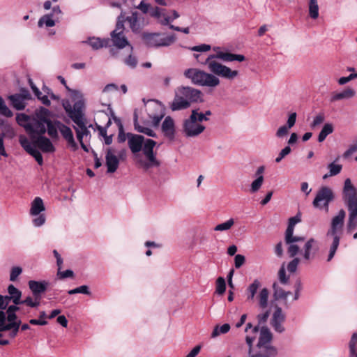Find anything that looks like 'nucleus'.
Listing matches in <instances>:
<instances>
[{
    "label": "nucleus",
    "instance_id": "1",
    "mask_svg": "<svg viewBox=\"0 0 357 357\" xmlns=\"http://www.w3.org/2000/svg\"><path fill=\"white\" fill-rule=\"evenodd\" d=\"M219 59L223 61H243L245 57L242 54H235L230 52H217L216 54H210L203 63V65H206L208 69L215 76H218L227 79H233L236 77L238 72L233 70L230 68L220 63L216 59Z\"/></svg>",
    "mask_w": 357,
    "mask_h": 357
},
{
    "label": "nucleus",
    "instance_id": "2",
    "mask_svg": "<svg viewBox=\"0 0 357 357\" xmlns=\"http://www.w3.org/2000/svg\"><path fill=\"white\" fill-rule=\"evenodd\" d=\"M202 93L200 90L190 86H181L176 89L174 98L169 104L172 111L185 109L190 107L192 102H202Z\"/></svg>",
    "mask_w": 357,
    "mask_h": 357
},
{
    "label": "nucleus",
    "instance_id": "3",
    "mask_svg": "<svg viewBox=\"0 0 357 357\" xmlns=\"http://www.w3.org/2000/svg\"><path fill=\"white\" fill-rule=\"evenodd\" d=\"M184 75L191 79L195 84L215 87L220 84V79L211 73H206L197 68H189L185 70Z\"/></svg>",
    "mask_w": 357,
    "mask_h": 357
},
{
    "label": "nucleus",
    "instance_id": "4",
    "mask_svg": "<svg viewBox=\"0 0 357 357\" xmlns=\"http://www.w3.org/2000/svg\"><path fill=\"white\" fill-rule=\"evenodd\" d=\"M346 213L343 209H341L338 214L332 219L331 229L327 233V235L333 237V243L330 248L329 255L328 257V261H330L334 257L336 250L340 244V236L337 233L340 231L344 225V220L345 218Z\"/></svg>",
    "mask_w": 357,
    "mask_h": 357
},
{
    "label": "nucleus",
    "instance_id": "5",
    "mask_svg": "<svg viewBox=\"0 0 357 357\" xmlns=\"http://www.w3.org/2000/svg\"><path fill=\"white\" fill-rule=\"evenodd\" d=\"M141 37L144 43L150 47H167L176 40L174 34L164 36L161 33L143 32Z\"/></svg>",
    "mask_w": 357,
    "mask_h": 357
},
{
    "label": "nucleus",
    "instance_id": "6",
    "mask_svg": "<svg viewBox=\"0 0 357 357\" xmlns=\"http://www.w3.org/2000/svg\"><path fill=\"white\" fill-rule=\"evenodd\" d=\"M334 198L335 195L332 189L327 186H323L318 190L312 204L315 208L324 209L328 213L329 210V203L332 202Z\"/></svg>",
    "mask_w": 357,
    "mask_h": 357
},
{
    "label": "nucleus",
    "instance_id": "7",
    "mask_svg": "<svg viewBox=\"0 0 357 357\" xmlns=\"http://www.w3.org/2000/svg\"><path fill=\"white\" fill-rule=\"evenodd\" d=\"M342 194L348 209L357 208V190L351 183L350 178L344 181Z\"/></svg>",
    "mask_w": 357,
    "mask_h": 357
},
{
    "label": "nucleus",
    "instance_id": "8",
    "mask_svg": "<svg viewBox=\"0 0 357 357\" xmlns=\"http://www.w3.org/2000/svg\"><path fill=\"white\" fill-rule=\"evenodd\" d=\"M195 114V113L191 114L190 117L183 122V132L187 137H196L206 128L204 126L196 121Z\"/></svg>",
    "mask_w": 357,
    "mask_h": 357
},
{
    "label": "nucleus",
    "instance_id": "9",
    "mask_svg": "<svg viewBox=\"0 0 357 357\" xmlns=\"http://www.w3.org/2000/svg\"><path fill=\"white\" fill-rule=\"evenodd\" d=\"M46 123L33 119L29 124L25 126V130L29 134L30 139L32 137L43 136L46 132Z\"/></svg>",
    "mask_w": 357,
    "mask_h": 357
},
{
    "label": "nucleus",
    "instance_id": "10",
    "mask_svg": "<svg viewBox=\"0 0 357 357\" xmlns=\"http://www.w3.org/2000/svg\"><path fill=\"white\" fill-rule=\"evenodd\" d=\"M22 147L31 156H33L39 165L43 164V159L41 153L31 144V142L24 136H20L19 139Z\"/></svg>",
    "mask_w": 357,
    "mask_h": 357
},
{
    "label": "nucleus",
    "instance_id": "11",
    "mask_svg": "<svg viewBox=\"0 0 357 357\" xmlns=\"http://www.w3.org/2000/svg\"><path fill=\"white\" fill-rule=\"evenodd\" d=\"M31 144L36 149L38 147L44 153H52L55 148L51 141L45 136L32 137Z\"/></svg>",
    "mask_w": 357,
    "mask_h": 357
},
{
    "label": "nucleus",
    "instance_id": "12",
    "mask_svg": "<svg viewBox=\"0 0 357 357\" xmlns=\"http://www.w3.org/2000/svg\"><path fill=\"white\" fill-rule=\"evenodd\" d=\"M128 138V146L132 153L139 152L142 149L144 137L142 135H135L132 133H127Z\"/></svg>",
    "mask_w": 357,
    "mask_h": 357
},
{
    "label": "nucleus",
    "instance_id": "13",
    "mask_svg": "<svg viewBox=\"0 0 357 357\" xmlns=\"http://www.w3.org/2000/svg\"><path fill=\"white\" fill-rule=\"evenodd\" d=\"M83 109L84 103L82 101H77L73 105V109L69 111V117L76 125L84 121Z\"/></svg>",
    "mask_w": 357,
    "mask_h": 357
},
{
    "label": "nucleus",
    "instance_id": "14",
    "mask_svg": "<svg viewBox=\"0 0 357 357\" xmlns=\"http://www.w3.org/2000/svg\"><path fill=\"white\" fill-rule=\"evenodd\" d=\"M162 132L164 136L169 140H174L175 137V124L174 119L167 116L163 121L161 126Z\"/></svg>",
    "mask_w": 357,
    "mask_h": 357
},
{
    "label": "nucleus",
    "instance_id": "15",
    "mask_svg": "<svg viewBox=\"0 0 357 357\" xmlns=\"http://www.w3.org/2000/svg\"><path fill=\"white\" fill-rule=\"evenodd\" d=\"M105 160L107 172H115L119 167V158L113 153L111 148L107 150Z\"/></svg>",
    "mask_w": 357,
    "mask_h": 357
},
{
    "label": "nucleus",
    "instance_id": "16",
    "mask_svg": "<svg viewBox=\"0 0 357 357\" xmlns=\"http://www.w3.org/2000/svg\"><path fill=\"white\" fill-rule=\"evenodd\" d=\"M29 287L33 295H42L47 290L48 282L43 281L29 280L28 282Z\"/></svg>",
    "mask_w": 357,
    "mask_h": 357
},
{
    "label": "nucleus",
    "instance_id": "17",
    "mask_svg": "<svg viewBox=\"0 0 357 357\" xmlns=\"http://www.w3.org/2000/svg\"><path fill=\"white\" fill-rule=\"evenodd\" d=\"M56 123L58 126V128L62 135L63 137L72 146H76V143L74 140L73 134L71 129L61 123L60 121H56Z\"/></svg>",
    "mask_w": 357,
    "mask_h": 357
},
{
    "label": "nucleus",
    "instance_id": "18",
    "mask_svg": "<svg viewBox=\"0 0 357 357\" xmlns=\"http://www.w3.org/2000/svg\"><path fill=\"white\" fill-rule=\"evenodd\" d=\"M272 337L273 336L269 329L267 327H262L261 328L260 336L257 343L258 348L270 347L268 345V343L272 340Z\"/></svg>",
    "mask_w": 357,
    "mask_h": 357
},
{
    "label": "nucleus",
    "instance_id": "19",
    "mask_svg": "<svg viewBox=\"0 0 357 357\" xmlns=\"http://www.w3.org/2000/svg\"><path fill=\"white\" fill-rule=\"evenodd\" d=\"M356 91L351 88H347L341 92H334L331 97V102H335L343 99H349L353 98Z\"/></svg>",
    "mask_w": 357,
    "mask_h": 357
},
{
    "label": "nucleus",
    "instance_id": "20",
    "mask_svg": "<svg viewBox=\"0 0 357 357\" xmlns=\"http://www.w3.org/2000/svg\"><path fill=\"white\" fill-rule=\"evenodd\" d=\"M111 37L114 45L119 49H122L129 45V43L123 33H116V31H112L111 33Z\"/></svg>",
    "mask_w": 357,
    "mask_h": 357
},
{
    "label": "nucleus",
    "instance_id": "21",
    "mask_svg": "<svg viewBox=\"0 0 357 357\" xmlns=\"http://www.w3.org/2000/svg\"><path fill=\"white\" fill-rule=\"evenodd\" d=\"M259 351L255 354H250V357H275L278 351L274 347H266L265 348H259Z\"/></svg>",
    "mask_w": 357,
    "mask_h": 357
},
{
    "label": "nucleus",
    "instance_id": "22",
    "mask_svg": "<svg viewBox=\"0 0 357 357\" xmlns=\"http://www.w3.org/2000/svg\"><path fill=\"white\" fill-rule=\"evenodd\" d=\"M8 99L10 101L11 105L17 110H22L26 107L24 100L17 93L8 96Z\"/></svg>",
    "mask_w": 357,
    "mask_h": 357
},
{
    "label": "nucleus",
    "instance_id": "23",
    "mask_svg": "<svg viewBox=\"0 0 357 357\" xmlns=\"http://www.w3.org/2000/svg\"><path fill=\"white\" fill-rule=\"evenodd\" d=\"M45 208L43 199L40 197H37L31 203L30 214L32 215H37L42 211H45Z\"/></svg>",
    "mask_w": 357,
    "mask_h": 357
},
{
    "label": "nucleus",
    "instance_id": "24",
    "mask_svg": "<svg viewBox=\"0 0 357 357\" xmlns=\"http://www.w3.org/2000/svg\"><path fill=\"white\" fill-rule=\"evenodd\" d=\"M261 286V282L258 280H255L252 284H250L246 289L245 294L247 296L248 301H253L256 293Z\"/></svg>",
    "mask_w": 357,
    "mask_h": 357
},
{
    "label": "nucleus",
    "instance_id": "25",
    "mask_svg": "<svg viewBox=\"0 0 357 357\" xmlns=\"http://www.w3.org/2000/svg\"><path fill=\"white\" fill-rule=\"evenodd\" d=\"M8 292L10 294V298H12V302L15 305L21 304L22 292L17 289L14 285L10 284L8 287Z\"/></svg>",
    "mask_w": 357,
    "mask_h": 357
},
{
    "label": "nucleus",
    "instance_id": "26",
    "mask_svg": "<svg viewBox=\"0 0 357 357\" xmlns=\"http://www.w3.org/2000/svg\"><path fill=\"white\" fill-rule=\"evenodd\" d=\"M125 21H126L130 26V28L133 32H138L139 31V24L138 22V14L137 12H134L131 15L128 16Z\"/></svg>",
    "mask_w": 357,
    "mask_h": 357
},
{
    "label": "nucleus",
    "instance_id": "27",
    "mask_svg": "<svg viewBox=\"0 0 357 357\" xmlns=\"http://www.w3.org/2000/svg\"><path fill=\"white\" fill-rule=\"evenodd\" d=\"M146 161H140L141 166L146 170L160 165V161L156 158L155 154L146 158Z\"/></svg>",
    "mask_w": 357,
    "mask_h": 357
},
{
    "label": "nucleus",
    "instance_id": "28",
    "mask_svg": "<svg viewBox=\"0 0 357 357\" xmlns=\"http://www.w3.org/2000/svg\"><path fill=\"white\" fill-rule=\"evenodd\" d=\"M268 295H269V291H268V289L263 288L260 291V292L257 296V299L259 301V305L261 308L264 309V308L267 307Z\"/></svg>",
    "mask_w": 357,
    "mask_h": 357
},
{
    "label": "nucleus",
    "instance_id": "29",
    "mask_svg": "<svg viewBox=\"0 0 357 357\" xmlns=\"http://www.w3.org/2000/svg\"><path fill=\"white\" fill-rule=\"evenodd\" d=\"M46 131L47 132L48 135L52 139H57L58 138V132L57 130L58 126L56 121L53 122L52 121H49L46 123Z\"/></svg>",
    "mask_w": 357,
    "mask_h": 357
},
{
    "label": "nucleus",
    "instance_id": "30",
    "mask_svg": "<svg viewBox=\"0 0 357 357\" xmlns=\"http://www.w3.org/2000/svg\"><path fill=\"white\" fill-rule=\"evenodd\" d=\"M109 39H100L99 38H91L89 39V43L94 50H98L103 47L107 46Z\"/></svg>",
    "mask_w": 357,
    "mask_h": 357
},
{
    "label": "nucleus",
    "instance_id": "31",
    "mask_svg": "<svg viewBox=\"0 0 357 357\" xmlns=\"http://www.w3.org/2000/svg\"><path fill=\"white\" fill-rule=\"evenodd\" d=\"M328 169L329 172L324 174L323 176L324 179H326L330 176H333L337 175L342 170V165L335 164V162H331L328 165Z\"/></svg>",
    "mask_w": 357,
    "mask_h": 357
},
{
    "label": "nucleus",
    "instance_id": "32",
    "mask_svg": "<svg viewBox=\"0 0 357 357\" xmlns=\"http://www.w3.org/2000/svg\"><path fill=\"white\" fill-rule=\"evenodd\" d=\"M274 291V297L275 299H286L291 293L290 291H285L283 289L280 287L276 282L273 284Z\"/></svg>",
    "mask_w": 357,
    "mask_h": 357
},
{
    "label": "nucleus",
    "instance_id": "33",
    "mask_svg": "<svg viewBox=\"0 0 357 357\" xmlns=\"http://www.w3.org/2000/svg\"><path fill=\"white\" fill-rule=\"evenodd\" d=\"M77 126L78 128L75 127V129L76 130L78 141L83 140L84 136L87 137L88 135H90V131L86 128L84 121L81 122L80 124Z\"/></svg>",
    "mask_w": 357,
    "mask_h": 357
},
{
    "label": "nucleus",
    "instance_id": "34",
    "mask_svg": "<svg viewBox=\"0 0 357 357\" xmlns=\"http://www.w3.org/2000/svg\"><path fill=\"white\" fill-rule=\"evenodd\" d=\"M349 211V217L348 221V229L349 231L354 230L357 227V208L348 209Z\"/></svg>",
    "mask_w": 357,
    "mask_h": 357
},
{
    "label": "nucleus",
    "instance_id": "35",
    "mask_svg": "<svg viewBox=\"0 0 357 357\" xmlns=\"http://www.w3.org/2000/svg\"><path fill=\"white\" fill-rule=\"evenodd\" d=\"M333 126L331 123H326L322 128L319 135L318 136V142H324L326 137L333 132Z\"/></svg>",
    "mask_w": 357,
    "mask_h": 357
},
{
    "label": "nucleus",
    "instance_id": "36",
    "mask_svg": "<svg viewBox=\"0 0 357 357\" xmlns=\"http://www.w3.org/2000/svg\"><path fill=\"white\" fill-rule=\"evenodd\" d=\"M53 14H47L43 15L38 21V26L41 27L45 24L47 27L54 26V20H52Z\"/></svg>",
    "mask_w": 357,
    "mask_h": 357
},
{
    "label": "nucleus",
    "instance_id": "37",
    "mask_svg": "<svg viewBox=\"0 0 357 357\" xmlns=\"http://www.w3.org/2000/svg\"><path fill=\"white\" fill-rule=\"evenodd\" d=\"M229 330H230V325L229 324H225L222 325L221 326H216L214 328V329L211 333V337H215L220 334H225L227 332H229Z\"/></svg>",
    "mask_w": 357,
    "mask_h": 357
},
{
    "label": "nucleus",
    "instance_id": "38",
    "mask_svg": "<svg viewBox=\"0 0 357 357\" xmlns=\"http://www.w3.org/2000/svg\"><path fill=\"white\" fill-rule=\"evenodd\" d=\"M317 243V241L311 238H310L305 244L304 245V258L306 260H308L310 259V250L312 249V248Z\"/></svg>",
    "mask_w": 357,
    "mask_h": 357
},
{
    "label": "nucleus",
    "instance_id": "39",
    "mask_svg": "<svg viewBox=\"0 0 357 357\" xmlns=\"http://www.w3.org/2000/svg\"><path fill=\"white\" fill-rule=\"evenodd\" d=\"M49 114L50 111L45 107H41L36 113V119L47 123V121H50V119L48 118Z\"/></svg>",
    "mask_w": 357,
    "mask_h": 357
},
{
    "label": "nucleus",
    "instance_id": "40",
    "mask_svg": "<svg viewBox=\"0 0 357 357\" xmlns=\"http://www.w3.org/2000/svg\"><path fill=\"white\" fill-rule=\"evenodd\" d=\"M234 225V220L233 218H230L223 223L217 225L213 229L218 231H227L230 229Z\"/></svg>",
    "mask_w": 357,
    "mask_h": 357
},
{
    "label": "nucleus",
    "instance_id": "41",
    "mask_svg": "<svg viewBox=\"0 0 357 357\" xmlns=\"http://www.w3.org/2000/svg\"><path fill=\"white\" fill-rule=\"evenodd\" d=\"M0 114L7 118H10L13 116V112L7 107L1 96H0Z\"/></svg>",
    "mask_w": 357,
    "mask_h": 357
},
{
    "label": "nucleus",
    "instance_id": "42",
    "mask_svg": "<svg viewBox=\"0 0 357 357\" xmlns=\"http://www.w3.org/2000/svg\"><path fill=\"white\" fill-rule=\"evenodd\" d=\"M356 344H357V333H354L352 335L350 342L349 343V357H354V356L357 355L356 354V351H357V349L356 348Z\"/></svg>",
    "mask_w": 357,
    "mask_h": 357
},
{
    "label": "nucleus",
    "instance_id": "43",
    "mask_svg": "<svg viewBox=\"0 0 357 357\" xmlns=\"http://www.w3.org/2000/svg\"><path fill=\"white\" fill-rule=\"evenodd\" d=\"M309 15L311 18L314 20L319 17V6L317 2H309Z\"/></svg>",
    "mask_w": 357,
    "mask_h": 357
},
{
    "label": "nucleus",
    "instance_id": "44",
    "mask_svg": "<svg viewBox=\"0 0 357 357\" xmlns=\"http://www.w3.org/2000/svg\"><path fill=\"white\" fill-rule=\"evenodd\" d=\"M16 121L20 126L25 128V126L29 124L31 121L29 116L27 114H17L16 116Z\"/></svg>",
    "mask_w": 357,
    "mask_h": 357
},
{
    "label": "nucleus",
    "instance_id": "45",
    "mask_svg": "<svg viewBox=\"0 0 357 357\" xmlns=\"http://www.w3.org/2000/svg\"><path fill=\"white\" fill-rule=\"evenodd\" d=\"M68 294L70 295L75 294H84L86 295H90L91 292L89 291V287L86 285H82L75 289H70L68 291Z\"/></svg>",
    "mask_w": 357,
    "mask_h": 357
},
{
    "label": "nucleus",
    "instance_id": "46",
    "mask_svg": "<svg viewBox=\"0 0 357 357\" xmlns=\"http://www.w3.org/2000/svg\"><path fill=\"white\" fill-rule=\"evenodd\" d=\"M264 182V176H259L255 181H252L250 188V192L254 193L257 192L261 187Z\"/></svg>",
    "mask_w": 357,
    "mask_h": 357
},
{
    "label": "nucleus",
    "instance_id": "47",
    "mask_svg": "<svg viewBox=\"0 0 357 357\" xmlns=\"http://www.w3.org/2000/svg\"><path fill=\"white\" fill-rule=\"evenodd\" d=\"M284 321V316L282 314V309L279 307H277L273 313L271 321L272 322L283 323Z\"/></svg>",
    "mask_w": 357,
    "mask_h": 357
},
{
    "label": "nucleus",
    "instance_id": "48",
    "mask_svg": "<svg viewBox=\"0 0 357 357\" xmlns=\"http://www.w3.org/2000/svg\"><path fill=\"white\" fill-rule=\"evenodd\" d=\"M226 290V283L223 278L219 277L216 280V292L218 294H223Z\"/></svg>",
    "mask_w": 357,
    "mask_h": 357
},
{
    "label": "nucleus",
    "instance_id": "49",
    "mask_svg": "<svg viewBox=\"0 0 357 357\" xmlns=\"http://www.w3.org/2000/svg\"><path fill=\"white\" fill-rule=\"evenodd\" d=\"M102 116L107 120L106 123V127H102L96 124L97 128L99 131L100 135L105 137L107 135V128L109 127L112 124V121L109 117L106 114H103Z\"/></svg>",
    "mask_w": 357,
    "mask_h": 357
},
{
    "label": "nucleus",
    "instance_id": "50",
    "mask_svg": "<svg viewBox=\"0 0 357 357\" xmlns=\"http://www.w3.org/2000/svg\"><path fill=\"white\" fill-rule=\"evenodd\" d=\"M291 151V149L289 146H285L281 151L279 153L278 157L275 158V162L279 163L282 161V160L289 155Z\"/></svg>",
    "mask_w": 357,
    "mask_h": 357
},
{
    "label": "nucleus",
    "instance_id": "51",
    "mask_svg": "<svg viewBox=\"0 0 357 357\" xmlns=\"http://www.w3.org/2000/svg\"><path fill=\"white\" fill-rule=\"evenodd\" d=\"M22 268H20L19 266L13 267L10 271V280L13 281V282L17 280V278H18V276L22 273Z\"/></svg>",
    "mask_w": 357,
    "mask_h": 357
},
{
    "label": "nucleus",
    "instance_id": "52",
    "mask_svg": "<svg viewBox=\"0 0 357 357\" xmlns=\"http://www.w3.org/2000/svg\"><path fill=\"white\" fill-rule=\"evenodd\" d=\"M211 45H207V44H202L199 45H196V46L189 47V50H190L191 51L201 52H208V51L211 50Z\"/></svg>",
    "mask_w": 357,
    "mask_h": 357
},
{
    "label": "nucleus",
    "instance_id": "53",
    "mask_svg": "<svg viewBox=\"0 0 357 357\" xmlns=\"http://www.w3.org/2000/svg\"><path fill=\"white\" fill-rule=\"evenodd\" d=\"M124 20H125V19H124L123 16L122 15H121L118 17V21L116 24V28L113 31H116V33H119V32L123 33V31H124L123 22H124Z\"/></svg>",
    "mask_w": 357,
    "mask_h": 357
},
{
    "label": "nucleus",
    "instance_id": "54",
    "mask_svg": "<svg viewBox=\"0 0 357 357\" xmlns=\"http://www.w3.org/2000/svg\"><path fill=\"white\" fill-rule=\"evenodd\" d=\"M10 324L13 326L10 328V333H9V336L11 337V338H14L17 336V333H18V331H19V329H20V324H21V321H19V323H10Z\"/></svg>",
    "mask_w": 357,
    "mask_h": 357
},
{
    "label": "nucleus",
    "instance_id": "55",
    "mask_svg": "<svg viewBox=\"0 0 357 357\" xmlns=\"http://www.w3.org/2000/svg\"><path fill=\"white\" fill-rule=\"evenodd\" d=\"M278 276L280 282L282 284H285L288 282L289 277L286 275V272L284 266H282V267L280 268L278 272Z\"/></svg>",
    "mask_w": 357,
    "mask_h": 357
},
{
    "label": "nucleus",
    "instance_id": "56",
    "mask_svg": "<svg viewBox=\"0 0 357 357\" xmlns=\"http://www.w3.org/2000/svg\"><path fill=\"white\" fill-rule=\"evenodd\" d=\"M57 276L59 279L63 280L67 278H73L74 273L71 270H66L65 271H61V270L57 271Z\"/></svg>",
    "mask_w": 357,
    "mask_h": 357
},
{
    "label": "nucleus",
    "instance_id": "57",
    "mask_svg": "<svg viewBox=\"0 0 357 357\" xmlns=\"http://www.w3.org/2000/svg\"><path fill=\"white\" fill-rule=\"evenodd\" d=\"M287 252L290 257H294L299 252V247L294 243L289 244Z\"/></svg>",
    "mask_w": 357,
    "mask_h": 357
},
{
    "label": "nucleus",
    "instance_id": "58",
    "mask_svg": "<svg viewBox=\"0 0 357 357\" xmlns=\"http://www.w3.org/2000/svg\"><path fill=\"white\" fill-rule=\"evenodd\" d=\"M299 261L300 260L298 258H294L287 265L288 271L290 273H294L296 271Z\"/></svg>",
    "mask_w": 357,
    "mask_h": 357
},
{
    "label": "nucleus",
    "instance_id": "59",
    "mask_svg": "<svg viewBox=\"0 0 357 357\" xmlns=\"http://www.w3.org/2000/svg\"><path fill=\"white\" fill-rule=\"evenodd\" d=\"M156 142L151 139H147L144 143L143 147V152L153 150L154 146H155Z\"/></svg>",
    "mask_w": 357,
    "mask_h": 357
},
{
    "label": "nucleus",
    "instance_id": "60",
    "mask_svg": "<svg viewBox=\"0 0 357 357\" xmlns=\"http://www.w3.org/2000/svg\"><path fill=\"white\" fill-rule=\"evenodd\" d=\"M294 227H291V226H287V228L286 229V231H285V243L287 244H290L291 243V238H292V236H294Z\"/></svg>",
    "mask_w": 357,
    "mask_h": 357
},
{
    "label": "nucleus",
    "instance_id": "61",
    "mask_svg": "<svg viewBox=\"0 0 357 357\" xmlns=\"http://www.w3.org/2000/svg\"><path fill=\"white\" fill-rule=\"evenodd\" d=\"M245 258L243 255H236L234 257V264L236 268H239L245 263Z\"/></svg>",
    "mask_w": 357,
    "mask_h": 357
},
{
    "label": "nucleus",
    "instance_id": "62",
    "mask_svg": "<svg viewBox=\"0 0 357 357\" xmlns=\"http://www.w3.org/2000/svg\"><path fill=\"white\" fill-rule=\"evenodd\" d=\"M195 114V119L196 121H198L199 123L202 122L203 121H208V119L205 116V114L204 113H199L198 109H193L191 112V114Z\"/></svg>",
    "mask_w": 357,
    "mask_h": 357
},
{
    "label": "nucleus",
    "instance_id": "63",
    "mask_svg": "<svg viewBox=\"0 0 357 357\" xmlns=\"http://www.w3.org/2000/svg\"><path fill=\"white\" fill-rule=\"evenodd\" d=\"M21 304H24L30 307H36L37 303L33 302V296H27L24 300L21 301Z\"/></svg>",
    "mask_w": 357,
    "mask_h": 357
},
{
    "label": "nucleus",
    "instance_id": "64",
    "mask_svg": "<svg viewBox=\"0 0 357 357\" xmlns=\"http://www.w3.org/2000/svg\"><path fill=\"white\" fill-rule=\"evenodd\" d=\"M289 128L287 126H283L279 128V129L276 132V136L278 137H283L288 133V130Z\"/></svg>",
    "mask_w": 357,
    "mask_h": 357
}]
</instances>
